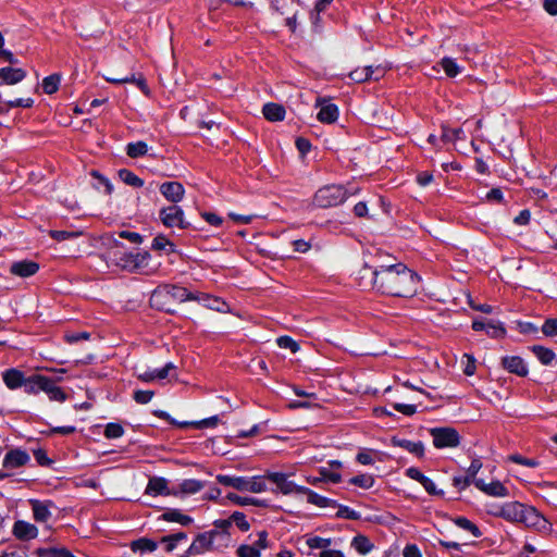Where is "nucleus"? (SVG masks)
I'll return each mask as SVG.
<instances>
[{
    "label": "nucleus",
    "instance_id": "nucleus-61",
    "mask_svg": "<svg viewBox=\"0 0 557 557\" xmlns=\"http://www.w3.org/2000/svg\"><path fill=\"white\" fill-rule=\"evenodd\" d=\"M7 104L9 108H17V107L30 108L34 104V100L32 98H27V99L20 98V99L8 101Z\"/></svg>",
    "mask_w": 557,
    "mask_h": 557
},
{
    "label": "nucleus",
    "instance_id": "nucleus-5",
    "mask_svg": "<svg viewBox=\"0 0 557 557\" xmlns=\"http://www.w3.org/2000/svg\"><path fill=\"white\" fill-rule=\"evenodd\" d=\"M216 481L224 486H231L242 492L261 493L267 490L264 479L261 476L246 478L219 474Z\"/></svg>",
    "mask_w": 557,
    "mask_h": 557
},
{
    "label": "nucleus",
    "instance_id": "nucleus-35",
    "mask_svg": "<svg viewBox=\"0 0 557 557\" xmlns=\"http://www.w3.org/2000/svg\"><path fill=\"white\" fill-rule=\"evenodd\" d=\"M440 65L446 73L448 77H456L458 74L461 73V67L457 64V62L448 57L443 58L440 61Z\"/></svg>",
    "mask_w": 557,
    "mask_h": 557
},
{
    "label": "nucleus",
    "instance_id": "nucleus-19",
    "mask_svg": "<svg viewBox=\"0 0 557 557\" xmlns=\"http://www.w3.org/2000/svg\"><path fill=\"white\" fill-rule=\"evenodd\" d=\"M473 484L482 492L487 495L495 497H506L508 496V490L499 481H494L492 483L486 484L483 480L478 479L473 481Z\"/></svg>",
    "mask_w": 557,
    "mask_h": 557
},
{
    "label": "nucleus",
    "instance_id": "nucleus-55",
    "mask_svg": "<svg viewBox=\"0 0 557 557\" xmlns=\"http://www.w3.org/2000/svg\"><path fill=\"white\" fill-rule=\"evenodd\" d=\"M65 341L69 344L77 343L78 341H87L90 338V333L88 332H67L64 335Z\"/></svg>",
    "mask_w": 557,
    "mask_h": 557
},
{
    "label": "nucleus",
    "instance_id": "nucleus-47",
    "mask_svg": "<svg viewBox=\"0 0 557 557\" xmlns=\"http://www.w3.org/2000/svg\"><path fill=\"white\" fill-rule=\"evenodd\" d=\"M315 507L324 509L325 515H331V511L336 510L337 504L333 499H330V498H326V497L315 494Z\"/></svg>",
    "mask_w": 557,
    "mask_h": 557
},
{
    "label": "nucleus",
    "instance_id": "nucleus-7",
    "mask_svg": "<svg viewBox=\"0 0 557 557\" xmlns=\"http://www.w3.org/2000/svg\"><path fill=\"white\" fill-rule=\"evenodd\" d=\"M430 433L436 448H453L460 443V436L453 428H434L430 430Z\"/></svg>",
    "mask_w": 557,
    "mask_h": 557
},
{
    "label": "nucleus",
    "instance_id": "nucleus-22",
    "mask_svg": "<svg viewBox=\"0 0 557 557\" xmlns=\"http://www.w3.org/2000/svg\"><path fill=\"white\" fill-rule=\"evenodd\" d=\"M502 363L510 373H515L519 376H525L528 374V367L521 357L507 356L503 358Z\"/></svg>",
    "mask_w": 557,
    "mask_h": 557
},
{
    "label": "nucleus",
    "instance_id": "nucleus-13",
    "mask_svg": "<svg viewBox=\"0 0 557 557\" xmlns=\"http://www.w3.org/2000/svg\"><path fill=\"white\" fill-rule=\"evenodd\" d=\"M408 478L418 481L425 491L431 495H444L442 490H437L435 483L428 476H425L419 469L411 467L406 470Z\"/></svg>",
    "mask_w": 557,
    "mask_h": 557
},
{
    "label": "nucleus",
    "instance_id": "nucleus-49",
    "mask_svg": "<svg viewBox=\"0 0 557 557\" xmlns=\"http://www.w3.org/2000/svg\"><path fill=\"white\" fill-rule=\"evenodd\" d=\"M508 459L515 463L522 465L529 468H536L540 462L533 458H525L519 454H513L508 457Z\"/></svg>",
    "mask_w": 557,
    "mask_h": 557
},
{
    "label": "nucleus",
    "instance_id": "nucleus-31",
    "mask_svg": "<svg viewBox=\"0 0 557 557\" xmlns=\"http://www.w3.org/2000/svg\"><path fill=\"white\" fill-rule=\"evenodd\" d=\"M394 446L401 447L416 456H422L424 446L421 442H411L409 440L394 437L392 440Z\"/></svg>",
    "mask_w": 557,
    "mask_h": 557
},
{
    "label": "nucleus",
    "instance_id": "nucleus-2",
    "mask_svg": "<svg viewBox=\"0 0 557 557\" xmlns=\"http://www.w3.org/2000/svg\"><path fill=\"white\" fill-rule=\"evenodd\" d=\"M488 513L512 523H521L525 528L548 534L552 523L533 506L520 502H507L491 509Z\"/></svg>",
    "mask_w": 557,
    "mask_h": 557
},
{
    "label": "nucleus",
    "instance_id": "nucleus-26",
    "mask_svg": "<svg viewBox=\"0 0 557 557\" xmlns=\"http://www.w3.org/2000/svg\"><path fill=\"white\" fill-rule=\"evenodd\" d=\"M268 478L273 482L275 483V485L277 486V488L284 493V494H289V493H293V492H296V491H299V488L297 487V485L289 481L287 479V476L284 474V473H280V472H273V473H269L268 474Z\"/></svg>",
    "mask_w": 557,
    "mask_h": 557
},
{
    "label": "nucleus",
    "instance_id": "nucleus-1",
    "mask_svg": "<svg viewBox=\"0 0 557 557\" xmlns=\"http://www.w3.org/2000/svg\"><path fill=\"white\" fill-rule=\"evenodd\" d=\"M418 275L399 262L380 267L377 292L391 296L409 297L417 293Z\"/></svg>",
    "mask_w": 557,
    "mask_h": 557
},
{
    "label": "nucleus",
    "instance_id": "nucleus-33",
    "mask_svg": "<svg viewBox=\"0 0 557 557\" xmlns=\"http://www.w3.org/2000/svg\"><path fill=\"white\" fill-rule=\"evenodd\" d=\"M149 258L150 256L147 251H133L131 259L132 269L128 271L133 272L146 268L148 265Z\"/></svg>",
    "mask_w": 557,
    "mask_h": 557
},
{
    "label": "nucleus",
    "instance_id": "nucleus-54",
    "mask_svg": "<svg viewBox=\"0 0 557 557\" xmlns=\"http://www.w3.org/2000/svg\"><path fill=\"white\" fill-rule=\"evenodd\" d=\"M544 335L553 337L557 336V319H547L542 325Z\"/></svg>",
    "mask_w": 557,
    "mask_h": 557
},
{
    "label": "nucleus",
    "instance_id": "nucleus-12",
    "mask_svg": "<svg viewBox=\"0 0 557 557\" xmlns=\"http://www.w3.org/2000/svg\"><path fill=\"white\" fill-rule=\"evenodd\" d=\"M342 468V462L338 460H332L329 462V467H320L318 472L320 474L319 478H315V482H332L338 483L342 479L339 473V469Z\"/></svg>",
    "mask_w": 557,
    "mask_h": 557
},
{
    "label": "nucleus",
    "instance_id": "nucleus-34",
    "mask_svg": "<svg viewBox=\"0 0 557 557\" xmlns=\"http://www.w3.org/2000/svg\"><path fill=\"white\" fill-rule=\"evenodd\" d=\"M162 517L165 521L177 522L182 525H188L193 522V519L189 516L184 515L177 509L166 511Z\"/></svg>",
    "mask_w": 557,
    "mask_h": 557
},
{
    "label": "nucleus",
    "instance_id": "nucleus-20",
    "mask_svg": "<svg viewBox=\"0 0 557 557\" xmlns=\"http://www.w3.org/2000/svg\"><path fill=\"white\" fill-rule=\"evenodd\" d=\"M191 300L198 301L205 307L219 312H227L230 310V306L224 300L208 294H195V298H191Z\"/></svg>",
    "mask_w": 557,
    "mask_h": 557
},
{
    "label": "nucleus",
    "instance_id": "nucleus-41",
    "mask_svg": "<svg viewBox=\"0 0 557 557\" xmlns=\"http://www.w3.org/2000/svg\"><path fill=\"white\" fill-rule=\"evenodd\" d=\"M49 235L58 240V242H64V240H71L78 238L83 235V231H49Z\"/></svg>",
    "mask_w": 557,
    "mask_h": 557
},
{
    "label": "nucleus",
    "instance_id": "nucleus-6",
    "mask_svg": "<svg viewBox=\"0 0 557 557\" xmlns=\"http://www.w3.org/2000/svg\"><path fill=\"white\" fill-rule=\"evenodd\" d=\"M347 193L342 185H326L315 193V200L322 208L341 205L346 199Z\"/></svg>",
    "mask_w": 557,
    "mask_h": 557
},
{
    "label": "nucleus",
    "instance_id": "nucleus-39",
    "mask_svg": "<svg viewBox=\"0 0 557 557\" xmlns=\"http://www.w3.org/2000/svg\"><path fill=\"white\" fill-rule=\"evenodd\" d=\"M61 76L59 74H52L44 78L42 89L47 95H52L59 89Z\"/></svg>",
    "mask_w": 557,
    "mask_h": 557
},
{
    "label": "nucleus",
    "instance_id": "nucleus-8",
    "mask_svg": "<svg viewBox=\"0 0 557 557\" xmlns=\"http://www.w3.org/2000/svg\"><path fill=\"white\" fill-rule=\"evenodd\" d=\"M133 251H129L121 242L114 240L107 251L108 260L114 265L128 271L132 269L131 259Z\"/></svg>",
    "mask_w": 557,
    "mask_h": 557
},
{
    "label": "nucleus",
    "instance_id": "nucleus-38",
    "mask_svg": "<svg viewBox=\"0 0 557 557\" xmlns=\"http://www.w3.org/2000/svg\"><path fill=\"white\" fill-rule=\"evenodd\" d=\"M119 177L126 184L133 187H141L144 185V181L139 178L135 173L127 169H122L119 171Z\"/></svg>",
    "mask_w": 557,
    "mask_h": 557
},
{
    "label": "nucleus",
    "instance_id": "nucleus-18",
    "mask_svg": "<svg viewBox=\"0 0 557 557\" xmlns=\"http://www.w3.org/2000/svg\"><path fill=\"white\" fill-rule=\"evenodd\" d=\"M38 270L39 264L30 260L16 261L10 267V272L20 277H29L36 274Z\"/></svg>",
    "mask_w": 557,
    "mask_h": 557
},
{
    "label": "nucleus",
    "instance_id": "nucleus-14",
    "mask_svg": "<svg viewBox=\"0 0 557 557\" xmlns=\"http://www.w3.org/2000/svg\"><path fill=\"white\" fill-rule=\"evenodd\" d=\"M384 74V70L380 66L373 69L372 66L359 67L349 73L351 81L356 83H363L370 79L377 81Z\"/></svg>",
    "mask_w": 557,
    "mask_h": 557
},
{
    "label": "nucleus",
    "instance_id": "nucleus-9",
    "mask_svg": "<svg viewBox=\"0 0 557 557\" xmlns=\"http://www.w3.org/2000/svg\"><path fill=\"white\" fill-rule=\"evenodd\" d=\"M315 108L319 109L317 119L324 124H333L338 120V107L326 97H315Z\"/></svg>",
    "mask_w": 557,
    "mask_h": 557
},
{
    "label": "nucleus",
    "instance_id": "nucleus-58",
    "mask_svg": "<svg viewBox=\"0 0 557 557\" xmlns=\"http://www.w3.org/2000/svg\"><path fill=\"white\" fill-rule=\"evenodd\" d=\"M230 520H232V524L235 523L242 531H247L249 529V523L246 520V517L242 512H234Z\"/></svg>",
    "mask_w": 557,
    "mask_h": 557
},
{
    "label": "nucleus",
    "instance_id": "nucleus-43",
    "mask_svg": "<svg viewBox=\"0 0 557 557\" xmlns=\"http://www.w3.org/2000/svg\"><path fill=\"white\" fill-rule=\"evenodd\" d=\"M187 539L186 533L177 532L168 536H163L161 542L165 544V550L171 553L177 545L178 542Z\"/></svg>",
    "mask_w": 557,
    "mask_h": 557
},
{
    "label": "nucleus",
    "instance_id": "nucleus-59",
    "mask_svg": "<svg viewBox=\"0 0 557 557\" xmlns=\"http://www.w3.org/2000/svg\"><path fill=\"white\" fill-rule=\"evenodd\" d=\"M168 246L171 247V251H174L173 244L165 236L159 235L153 238L151 247L154 250H163Z\"/></svg>",
    "mask_w": 557,
    "mask_h": 557
},
{
    "label": "nucleus",
    "instance_id": "nucleus-37",
    "mask_svg": "<svg viewBox=\"0 0 557 557\" xmlns=\"http://www.w3.org/2000/svg\"><path fill=\"white\" fill-rule=\"evenodd\" d=\"M131 547L134 552L145 553V552L156 550L158 547V544L152 540L143 537V539L134 541L132 543Z\"/></svg>",
    "mask_w": 557,
    "mask_h": 557
},
{
    "label": "nucleus",
    "instance_id": "nucleus-45",
    "mask_svg": "<svg viewBox=\"0 0 557 557\" xmlns=\"http://www.w3.org/2000/svg\"><path fill=\"white\" fill-rule=\"evenodd\" d=\"M454 521H455L456 525L470 532L474 537H480L482 535L479 528L474 523H472L469 519H467L465 517H458Z\"/></svg>",
    "mask_w": 557,
    "mask_h": 557
},
{
    "label": "nucleus",
    "instance_id": "nucleus-15",
    "mask_svg": "<svg viewBox=\"0 0 557 557\" xmlns=\"http://www.w3.org/2000/svg\"><path fill=\"white\" fill-rule=\"evenodd\" d=\"M160 193L166 200L177 203L183 199L185 189L180 182H165L161 184Z\"/></svg>",
    "mask_w": 557,
    "mask_h": 557
},
{
    "label": "nucleus",
    "instance_id": "nucleus-32",
    "mask_svg": "<svg viewBox=\"0 0 557 557\" xmlns=\"http://www.w3.org/2000/svg\"><path fill=\"white\" fill-rule=\"evenodd\" d=\"M351 546L361 555L369 554L373 549V544L364 535L355 536Z\"/></svg>",
    "mask_w": 557,
    "mask_h": 557
},
{
    "label": "nucleus",
    "instance_id": "nucleus-53",
    "mask_svg": "<svg viewBox=\"0 0 557 557\" xmlns=\"http://www.w3.org/2000/svg\"><path fill=\"white\" fill-rule=\"evenodd\" d=\"M238 557H260L259 549L253 545H242L237 549Z\"/></svg>",
    "mask_w": 557,
    "mask_h": 557
},
{
    "label": "nucleus",
    "instance_id": "nucleus-60",
    "mask_svg": "<svg viewBox=\"0 0 557 557\" xmlns=\"http://www.w3.org/2000/svg\"><path fill=\"white\" fill-rule=\"evenodd\" d=\"M393 408L405 416H412L417 411V407L414 405H406L400 403H395Z\"/></svg>",
    "mask_w": 557,
    "mask_h": 557
},
{
    "label": "nucleus",
    "instance_id": "nucleus-27",
    "mask_svg": "<svg viewBox=\"0 0 557 557\" xmlns=\"http://www.w3.org/2000/svg\"><path fill=\"white\" fill-rule=\"evenodd\" d=\"M263 116L270 122H278L285 119V108L275 102H268L262 108Z\"/></svg>",
    "mask_w": 557,
    "mask_h": 557
},
{
    "label": "nucleus",
    "instance_id": "nucleus-62",
    "mask_svg": "<svg viewBox=\"0 0 557 557\" xmlns=\"http://www.w3.org/2000/svg\"><path fill=\"white\" fill-rule=\"evenodd\" d=\"M176 369L175 364L168 362L162 369L156 370L157 379L163 380L170 376L171 372Z\"/></svg>",
    "mask_w": 557,
    "mask_h": 557
},
{
    "label": "nucleus",
    "instance_id": "nucleus-56",
    "mask_svg": "<svg viewBox=\"0 0 557 557\" xmlns=\"http://www.w3.org/2000/svg\"><path fill=\"white\" fill-rule=\"evenodd\" d=\"M153 395H154V393L152 391L138 389V391L134 392L133 398L136 403H138L140 405H145V404H148L152 399Z\"/></svg>",
    "mask_w": 557,
    "mask_h": 557
},
{
    "label": "nucleus",
    "instance_id": "nucleus-10",
    "mask_svg": "<svg viewBox=\"0 0 557 557\" xmlns=\"http://www.w3.org/2000/svg\"><path fill=\"white\" fill-rule=\"evenodd\" d=\"M160 220L166 227L187 228L189 226L184 219V211L175 205L163 208L160 211Z\"/></svg>",
    "mask_w": 557,
    "mask_h": 557
},
{
    "label": "nucleus",
    "instance_id": "nucleus-21",
    "mask_svg": "<svg viewBox=\"0 0 557 557\" xmlns=\"http://www.w3.org/2000/svg\"><path fill=\"white\" fill-rule=\"evenodd\" d=\"M29 461V456L26 451L21 449L10 450L4 459L3 467L14 469L26 465Z\"/></svg>",
    "mask_w": 557,
    "mask_h": 557
},
{
    "label": "nucleus",
    "instance_id": "nucleus-30",
    "mask_svg": "<svg viewBox=\"0 0 557 557\" xmlns=\"http://www.w3.org/2000/svg\"><path fill=\"white\" fill-rule=\"evenodd\" d=\"M34 519L37 522H47L51 518V503H44L37 499L30 500Z\"/></svg>",
    "mask_w": 557,
    "mask_h": 557
},
{
    "label": "nucleus",
    "instance_id": "nucleus-40",
    "mask_svg": "<svg viewBox=\"0 0 557 557\" xmlns=\"http://www.w3.org/2000/svg\"><path fill=\"white\" fill-rule=\"evenodd\" d=\"M148 152V146L145 141L129 143L126 147V153L131 158L143 157Z\"/></svg>",
    "mask_w": 557,
    "mask_h": 557
},
{
    "label": "nucleus",
    "instance_id": "nucleus-25",
    "mask_svg": "<svg viewBox=\"0 0 557 557\" xmlns=\"http://www.w3.org/2000/svg\"><path fill=\"white\" fill-rule=\"evenodd\" d=\"M472 329L474 331H485L487 335L491 337H502L505 335L506 331L500 323H495L492 321L484 322L475 320L472 323Z\"/></svg>",
    "mask_w": 557,
    "mask_h": 557
},
{
    "label": "nucleus",
    "instance_id": "nucleus-28",
    "mask_svg": "<svg viewBox=\"0 0 557 557\" xmlns=\"http://www.w3.org/2000/svg\"><path fill=\"white\" fill-rule=\"evenodd\" d=\"M203 487V483L195 480V479H187L182 481L176 488L173 490L174 496H181V495H193L201 491Z\"/></svg>",
    "mask_w": 557,
    "mask_h": 557
},
{
    "label": "nucleus",
    "instance_id": "nucleus-63",
    "mask_svg": "<svg viewBox=\"0 0 557 557\" xmlns=\"http://www.w3.org/2000/svg\"><path fill=\"white\" fill-rule=\"evenodd\" d=\"M296 147L301 156L307 154L311 150V143L302 137L296 139Z\"/></svg>",
    "mask_w": 557,
    "mask_h": 557
},
{
    "label": "nucleus",
    "instance_id": "nucleus-50",
    "mask_svg": "<svg viewBox=\"0 0 557 557\" xmlns=\"http://www.w3.org/2000/svg\"><path fill=\"white\" fill-rule=\"evenodd\" d=\"M278 347L289 349L296 352L299 349V345L289 336H281L276 339Z\"/></svg>",
    "mask_w": 557,
    "mask_h": 557
},
{
    "label": "nucleus",
    "instance_id": "nucleus-3",
    "mask_svg": "<svg viewBox=\"0 0 557 557\" xmlns=\"http://www.w3.org/2000/svg\"><path fill=\"white\" fill-rule=\"evenodd\" d=\"M195 298V294L188 292L185 287L175 285H164L157 288L150 297V305L166 312H174L173 304H181Z\"/></svg>",
    "mask_w": 557,
    "mask_h": 557
},
{
    "label": "nucleus",
    "instance_id": "nucleus-64",
    "mask_svg": "<svg viewBox=\"0 0 557 557\" xmlns=\"http://www.w3.org/2000/svg\"><path fill=\"white\" fill-rule=\"evenodd\" d=\"M201 216L211 225L220 226L222 224V218L212 212H203Z\"/></svg>",
    "mask_w": 557,
    "mask_h": 557
},
{
    "label": "nucleus",
    "instance_id": "nucleus-57",
    "mask_svg": "<svg viewBox=\"0 0 557 557\" xmlns=\"http://www.w3.org/2000/svg\"><path fill=\"white\" fill-rule=\"evenodd\" d=\"M335 516L352 520H357L360 518V515L357 511L350 509L349 507L338 505L336 508Z\"/></svg>",
    "mask_w": 557,
    "mask_h": 557
},
{
    "label": "nucleus",
    "instance_id": "nucleus-42",
    "mask_svg": "<svg viewBox=\"0 0 557 557\" xmlns=\"http://www.w3.org/2000/svg\"><path fill=\"white\" fill-rule=\"evenodd\" d=\"M465 133L462 128H448L443 126L442 137L441 139L445 143L462 140L465 139Z\"/></svg>",
    "mask_w": 557,
    "mask_h": 557
},
{
    "label": "nucleus",
    "instance_id": "nucleus-46",
    "mask_svg": "<svg viewBox=\"0 0 557 557\" xmlns=\"http://www.w3.org/2000/svg\"><path fill=\"white\" fill-rule=\"evenodd\" d=\"M39 557H75L66 548H44L38 550Z\"/></svg>",
    "mask_w": 557,
    "mask_h": 557
},
{
    "label": "nucleus",
    "instance_id": "nucleus-51",
    "mask_svg": "<svg viewBox=\"0 0 557 557\" xmlns=\"http://www.w3.org/2000/svg\"><path fill=\"white\" fill-rule=\"evenodd\" d=\"M227 498L237 504V505H242V506H246V505H260V500L256 499V498H251V497H242V496H238L237 494H234V493H230L227 495Z\"/></svg>",
    "mask_w": 557,
    "mask_h": 557
},
{
    "label": "nucleus",
    "instance_id": "nucleus-36",
    "mask_svg": "<svg viewBox=\"0 0 557 557\" xmlns=\"http://www.w3.org/2000/svg\"><path fill=\"white\" fill-rule=\"evenodd\" d=\"M532 351L543 364H550L555 359V354L552 349L543 346H533Z\"/></svg>",
    "mask_w": 557,
    "mask_h": 557
},
{
    "label": "nucleus",
    "instance_id": "nucleus-24",
    "mask_svg": "<svg viewBox=\"0 0 557 557\" xmlns=\"http://www.w3.org/2000/svg\"><path fill=\"white\" fill-rule=\"evenodd\" d=\"M48 379L49 377L39 374L26 376L24 384L25 392L27 394L45 392L48 388Z\"/></svg>",
    "mask_w": 557,
    "mask_h": 557
},
{
    "label": "nucleus",
    "instance_id": "nucleus-11",
    "mask_svg": "<svg viewBox=\"0 0 557 557\" xmlns=\"http://www.w3.org/2000/svg\"><path fill=\"white\" fill-rule=\"evenodd\" d=\"M380 269L364 264L357 274L358 285L363 289H379Z\"/></svg>",
    "mask_w": 557,
    "mask_h": 557
},
{
    "label": "nucleus",
    "instance_id": "nucleus-48",
    "mask_svg": "<svg viewBox=\"0 0 557 557\" xmlns=\"http://www.w3.org/2000/svg\"><path fill=\"white\" fill-rule=\"evenodd\" d=\"M349 482L362 488H370L374 484V479L370 474H360L351 478Z\"/></svg>",
    "mask_w": 557,
    "mask_h": 557
},
{
    "label": "nucleus",
    "instance_id": "nucleus-29",
    "mask_svg": "<svg viewBox=\"0 0 557 557\" xmlns=\"http://www.w3.org/2000/svg\"><path fill=\"white\" fill-rule=\"evenodd\" d=\"M146 494L157 495H173V490L168 487V481L163 478H151L146 487Z\"/></svg>",
    "mask_w": 557,
    "mask_h": 557
},
{
    "label": "nucleus",
    "instance_id": "nucleus-52",
    "mask_svg": "<svg viewBox=\"0 0 557 557\" xmlns=\"http://www.w3.org/2000/svg\"><path fill=\"white\" fill-rule=\"evenodd\" d=\"M123 433H124V430H123L122 425H120L117 423H109L104 430V435L108 438H119L123 435Z\"/></svg>",
    "mask_w": 557,
    "mask_h": 557
},
{
    "label": "nucleus",
    "instance_id": "nucleus-44",
    "mask_svg": "<svg viewBox=\"0 0 557 557\" xmlns=\"http://www.w3.org/2000/svg\"><path fill=\"white\" fill-rule=\"evenodd\" d=\"M45 393L48 394L50 400L62 403L66 399L65 393L57 386L51 379H48V388Z\"/></svg>",
    "mask_w": 557,
    "mask_h": 557
},
{
    "label": "nucleus",
    "instance_id": "nucleus-16",
    "mask_svg": "<svg viewBox=\"0 0 557 557\" xmlns=\"http://www.w3.org/2000/svg\"><path fill=\"white\" fill-rule=\"evenodd\" d=\"M26 71L21 67L5 66L0 69V86L15 85L26 77Z\"/></svg>",
    "mask_w": 557,
    "mask_h": 557
},
{
    "label": "nucleus",
    "instance_id": "nucleus-17",
    "mask_svg": "<svg viewBox=\"0 0 557 557\" xmlns=\"http://www.w3.org/2000/svg\"><path fill=\"white\" fill-rule=\"evenodd\" d=\"M12 533L18 540L28 541L37 537L38 529L29 522L18 520L13 524Z\"/></svg>",
    "mask_w": 557,
    "mask_h": 557
},
{
    "label": "nucleus",
    "instance_id": "nucleus-23",
    "mask_svg": "<svg viewBox=\"0 0 557 557\" xmlns=\"http://www.w3.org/2000/svg\"><path fill=\"white\" fill-rule=\"evenodd\" d=\"M2 379L8 388L16 389L24 387L26 376L22 371L12 368L2 373Z\"/></svg>",
    "mask_w": 557,
    "mask_h": 557
},
{
    "label": "nucleus",
    "instance_id": "nucleus-4",
    "mask_svg": "<svg viewBox=\"0 0 557 557\" xmlns=\"http://www.w3.org/2000/svg\"><path fill=\"white\" fill-rule=\"evenodd\" d=\"M228 545V535L218 530H211L198 534L189 546L187 553L189 555H200L208 550H215Z\"/></svg>",
    "mask_w": 557,
    "mask_h": 557
}]
</instances>
